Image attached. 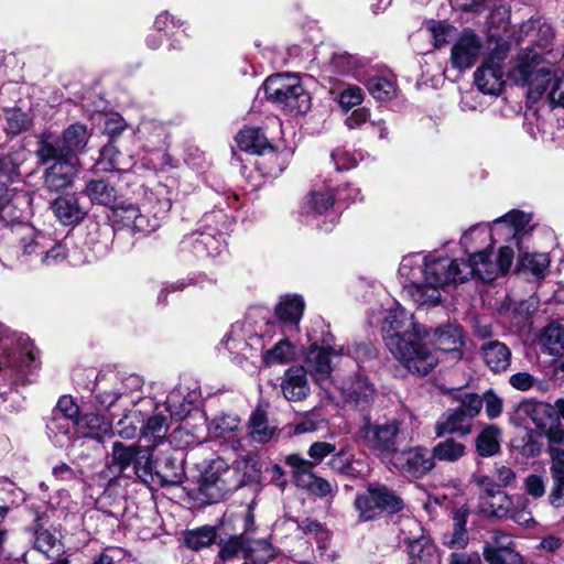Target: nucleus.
Segmentation results:
<instances>
[{
	"instance_id": "obj_1",
	"label": "nucleus",
	"mask_w": 564,
	"mask_h": 564,
	"mask_svg": "<svg viewBox=\"0 0 564 564\" xmlns=\"http://www.w3.org/2000/svg\"><path fill=\"white\" fill-rule=\"evenodd\" d=\"M388 350L410 372L425 376L437 365L435 350L426 346L429 328L417 323L414 315L401 305L390 308L381 326Z\"/></svg>"
},
{
	"instance_id": "obj_2",
	"label": "nucleus",
	"mask_w": 564,
	"mask_h": 564,
	"mask_svg": "<svg viewBox=\"0 0 564 564\" xmlns=\"http://www.w3.org/2000/svg\"><path fill=\"white\" fill-rule=\"evenodd\" d=\"M465 281L462 261L451 258H425L422 283L405 284L403 293L419 306L441 302V289Z\"/></svg>"
},
{
	"instance_id": "obj_3",
	"label": "nucleus",
	"mask_w": 564,
	"mask_h": 564,
	"mask_svg": "<svg viewBox=\"0 0 564 564\" xmlns=\"http://www.w3.org/2000/svg\"><path fill=\"white\" fill-rule=\"evenodd\" d=\"M20 254L22 264L32 268H51L62 263L67 258L66 246L53 239L29 224L18 228Z\"/></svg>"
},
{
	"instance_id": "obj_4",
	"label": "nucleus",
	"mask_w": 564,
	"mask_h": 564,
	"mask_svg": "<svg viewBox=\"0 0 564 564\" xmlns=\"http://www.w3.org/2000/svg\"><path fill=\"white\" fill-rule=\"evenodd\" d=\"M550 72L551 63L533 48L527 47L510 58L506 75L517 86L528 87V97L538 100L547 89L545 83L550 82Z\"/></svg>"
},
{
	"instance_id": "obj_5",
	"label": "nucleus",
	"mask_w": 564,
	"mask_h": 564,
	"mask_svg": "<svg viewBox=\"0 0 564 564\" xmlns=\"http://www.w3.org/2000/svg\"><path fill=\"white\" fill-rule=\"evenodd\" d=\"M37 367V351L29 337L0 324V371H8L12 381Z\"/></svg>"
},
{
	"instance_id": "obj_6",
	"label": "nucleus",
	"mask_w": 564,
	"mask_h": 564,
	"mask_svg": "<svg viewBox=\"0 0 564 564\" xmlns=\"http://www.w3.org/2000/svg\"><path fill=\"white\" fill-rule=\"evenodd\" d=\"M18 166L12 159H0V221L6 225L19 223L28 213L32 204L29 192L11 187L18 178Z\"/></svg>"
},
{
	"instance_id": "obj_7",
	"label": "nucleus",
	"mask_w": 564,
	"mask_h": 564,
	"mask_svg": "<svg viewBox=\"0 0 564 564\" xmlns=\"http://www.w3.org/2000/svg\"><path fill=\"white\" fill-rule=\"evenodd\" d=\"M530 221V216L523 212L511 210L508 214L497 218L492 227L477 225L464 232L460 243L466 252L478 251L495 236L505 235L512 237V242L519 248V239Z\"/></svg>"
},
{
	"instance_id": "obj_8",
	"label": "nucleus",
	"mask_w": 564,
	"mask_h": 564,
	"mask_svg": "<svg viewBox=\"0 0 564 564\" xmlns=\"http://www.w3.org/2000/svg\"><path fill=\"white\" fill-rule=\"evenodd\" d=\"M261 89L268 100L291 113H305L311 107V97L294 74L271 75Z\"/></svg>"
},
{
	"instance_id": "obj_9",
	"label": "nucleus",
	"mask_w": 564,
	"mask_h": 564,
	"mask_svg": "<svg viewBox=\"0 0 564 564\" xmlns=\"http://www.w3.org/2000/svg\"><path fill=\"white\" fill-rule=\"evenodd\" d=\"M143 379L135 373L107 380L105 376H98L95 387V401L100 410H108L121 399H128L131 405H135L143 399Z\"/></svg>"
},
{
	"instance_id": "obj_10",
	"label": "nucleus",
	"mask_w": 564,
	"mask_h": 564,
	"mask_svg": "<svg viewBox=\"0 0 564 564\" xmlns=\"http://www.w3.org/2000/svg\"><path fill=\"white\" fill-rule=\"evenodd\" d=\"M358 435L362 443L387 463L399 448L402 436L401 422L391 419L384 422H373L368 415L362 417Z\"/></svg>"
},
{
	"instance_id": "obj_11",
	"label": "nucleus",
	"mask_w": 564,
	"mask_h": 564,
	"mask_svg": "<svg viewBox=\"0 0 564 564\" xmlns=\"http://www.w3.org/2000/svg\"><path fill=\"white\" fill-rule=\"evenodd\" d=\"M354 507L358 512V520L366 522L380 518L383 512L398 513L404 503L388 486L371 482L365 492L356 496Z\"/></svg>"
},
{
	"instance_id": "obj_12",
	"label": "nucleus",
	"mask_w": 564,
	"mask_h": 564,
	"mask_svg": "<svg viewBox=\"0 0 564 564\" xmlns=\"http://www.w3.org/2000/svg\"><path fill=\"white\" fill-rule=\"evenodd\" d=\"M159 208L152 218L143 215L138 205L122 202L111 207L110 219L118 228H126L132 234L147 235L156 230L160 226L158 215H165L172 207L167 197L158 200Z\"/></svg>"
},
{
	"instance_id": "obj_13",
	"label": "nucleus",
	"mask_w": 564,
	"mask_h": 564,
	"mask_svg": "<svg viewBox=\"0 0 564 564\" xmlns=\"http://www.w3.org/2000/svg\"><path fill=\"white\" fill-rule=\"evenodd\" d=\"M517 247L510 239L509 245L499 249V253L494 261L487 250L473 251L468 261H462L465 280L469 275H477L484 282H491L497 276L506 274L512 264L514 250Z\"/></svg>"
},
{
	"instance_id": "obj_14",
	"label": "nucleus",
	"mask_w": 564,
	"mask_h": 564,
	"mask_svg": "<svg viewBox=\"0 0 564 564\" xmlns=\"http://www.w3.org/2000/svg\"><path fill=\"white\" fill-rule=\"evenodd\" d=\"M509 44L497 42L496 46L477 68L474 79L477 88L488 95H498L503 87V62L508 56Z\"/></svg>"
},
{
	"instance_id": "obj_15",
	"label": "nucleus",
	"mask_w": 564,
	"mask_h": 564,
	"mask_svg": "<svg viewBox=\"0 0 564 564\" xmlns=\"http://www.w3.org/2000/svg\"><path fill=\"white\" fill-rule=\"evenodd\" d=\"M481 511L498 519H510L519 525L532 527L535 522L529 510V500L523 496H510L506 491L496 499L484 502Z\"/></svg>"
},
{
	"instance_id": "obj_16",
	"label": "nucleus",
	"mask_w": 564,
	"mask_h": 564,
	"mask_svg": "<svg viewBox=\"0 0 564 564\" xmlns=\"http://www.w3.org/2000/svg\"><path fill=\"white\" fill-rule=\"evenodd\" d=\"M39 161L46 165L43 173L44 187L50 192H59L69 187L78 173L79 160L75 155L65 156L62 154L44 159L37 155Z\"/></svg>"
},
{
	"instance_id": "obj_17",
	"label": "nucleus",
	"mask_w": 564,
	"mask_h": 564,
	"mask_svg": "<svg viewBox=\"0 0 564 564\" xmlns=\"http://www.w3.org/2000/svg\"><path fill=\"white\" fill-rule=\"evenodd\" d=\"M88 131L86 126L75 123L69 126L56 140H42L36 150V155L44 159L53 158V155L62 154L65 156L75 155L84 151L88 142Z\"/></svg>"
},
{
	"instance_id": "obj_18",
	"label": "nucleus",
	"mask_w": 564,
	"mask_h": 564,
	"mask_svg": "<svg viewBox=\"0 0 564 564\" xmlns=\"http://www.w3.org/2000/svg\"><path fill=\"white\" fill-rule=\"evenodd\" d=\"M387 464L408 478H421L435 466L433 457L425 447L414 446L394 452Z\"/></svg>"
},
{
	"instance_id": "obj_19",
	"label": "nucleus",
	"mask_w": 564,
	"mask_h": 564,
	"mask_svg": "<svg viewBox=\"0 0 564 564\" xmlns=\"http://www.w3.org/2000/svg\"><path fill=\"white\" fill-rule=\"evenodd\" d=\"M335 387L343 402L356 410L368 409L376 395L373 384L366 377L357 373L337 378Z\"/></svg>"
},
{
	"instance_id": "obj_20",
	"label": "nucleus",
	"mask_w": 564,
	"mask_h": 564,
	"mask_svg": "<svg viewBox=\"0 0 564 564\" xmlns=\"http://www.w3.org/2000/svg\"><path fill=\"white\" fill-rule=\"evenodd\" d=\"M285 463L292 468V477L297 487L318 497H326L335 491L336 484L313 473L314 465L311 460L297 454H291L285 458Z\"/></svg>"
},
{
	"instance_id": "obj_21",
	"label": "nucleus",
	"mask_w": 564,
	"mask_h": 564,
	"mask_svg": "<svg viewBox=\"0 0 564 564\" xmlns=\"http://www.w3.org/2000/svg\"><path fill=\"white\" fill-rule=\"evenodd\" d=\"M525 412L540 430V435L546 437L547 443H564V427L554 413L551 404L535 402L525 405Z\"/></svg>"
},
{
	"instance_id": "obj_22",
	"label": "nucleus",
	"mask_w": 564,
	"mask_h": 564,
	"mask_svg": "<svg viewBox=\"0 0 564 564\" xmlns=\"http://www.w3.org/2000/svg\"><path fill=\"white\" fill-rule=\"evenodd\" d=\"M481 51V39L473 30L466 29L452 46L451 64L458 70L468 69L478 61Z\"/></svg>"
},
{
	"instance_id": "obj_23",
	"label": "nucleus",
	"mask_w": 564,
	"mask_h": 564,
	"mask_svg": "<svg viewBox=\"0 0 564 564\" xmlns=\"http://www.w3.org/2000/svg\"><path fill=\"white\" fill-rule=\"evenodd\" d=\"M181 249L192 252L197 258H215L225 251L226 243L220 232L195 231L182 239Z\"/></svg>"
},
{
	"instance_id": "obj_24",
	"label": "nucleus",
	"mask_w": 564,
	"mask_h": 564,
	"mask_svg": "<svg viewBox=\"0 0 564 564\" xmlns=\"http://www.w3.org/2000/svg\"><path fill=\"white\" fill-rule=\"evenodd\" d=\"M343 354V349H335L333 347H319L312 345L305 354V366L306 373H310L314 381L324 386L330 377L333 371V357Z\"/></svg>"
},
{
	"instance_id": "obj_25",
	"label": "nucleus",
	"mask_w": 564,
	"mask_h": 564,
	"mask_svg": "<svg viewBox=\"0 0 564 564\" xmlns=\"http://www.w3.org/2000/svg\"><path fill=\"white\" fill-rule=\"evenodd\" d=\"M51 209L57 221L65 227H76L87 216L88 209L80 203L77 194L68 193L56 197Z\"/></svg>"
},
{
	"instance_id": "obj_26",
	"label": "nucleus",
	"mask_w": 564,
	"mask_h": 564,
	"mask_svg": "<svg viewBox=\"0 0 564 564\" xmlns=\"http://www.w3.org/2000/svg\"><path fill=\"white\" fill-rule=\"evenodd\" d=\"M430 338L426 339V346L433 344L435 349L444 352H457L464 344L463 329L456 324H446L444 326L436 327L435 329H429Z\"/></svg>"
},
{
	"instance_id": "obj_27",
	"label": "nucleus",
	"mask_w": 564,
	"mask_h": 564,
	"mask_svg": "<svg viewBox=\"0 0 564 564\" xmlns=\"http://www.w3.org/2000/svg\"><path fill=\"white\" fill-rule=\"evenodd\" d=\"M306 370L302 366L290 367L283 376L281 390L289 401H301L310 394Z\"/></svg>"
},
{
	"instance_id": "obj_28",
	"label": "nucleus",
	"mask_w": 564,
	"mask_h": 564,
	"mask_svg": "<svg viewBox=\"0 0 564 564\" xmlns=\"http://www.w3.org/2000/svg\"><path fill=\"white\" fill-rule=\"evenodd\" d=\"M268 402H260L249 420V442L265 444L271 441L276 426L268 419Z\"/></svg>"
},
{
	"instance_id": "obj_29",
	"label": "nucleus",
	"mask_w": 564,
	"mask_h": 564,
	"mask_svg": "<svg viewBox=\"0 0 564 564\" xmlns=\"http://www.w3.org/2000/svg\"><path fill=\"white\" fill-rule=\"evenodd\" d=\"M328 466L336 473L351 478L365 477L368 473L367 465L362 460L356 459L346 446L333 453Z\"/></svg>"
},
{
	"instance_id": "obj_30",
	"label": "nucleus",
	"mask_w": 564,
	"mask_h": 564,
	"mask_svg": "<svg viewBox=\"0 0 564 564\" xmlns=\"http://www.w3.org/2000/svg\"><path fill=\"white\" fill-rule=\"evenodd\" d=\"M473 430V420H470L458 408L445 413L435 425L437 436L445 434L468 435Z\"/></svg>"
},
{
	"instance_id": "obj_31",
	"label": "nucleus",
	"mask_w": 564,
	"mask_h": 564,
	"mask_svg": "<svg viewBox=\"0 0 564 564\" xmlns=\"http://www.w3.org/2000/svg\"><path fill=\"white\" fill-rule=\"evenodd\" d=\"M221 347L232 361L242 365L243 352L247 348V329L243 321L231 325L229 333L221 341Z\"/></svg>"
},
{
	"instance_id": "obj_32",
	"label": "nucleus",
	"mask_w": 564,
	"mask_h": 564,
	"mask_svg": "<svg viewBox=\"0 0 564 564\" xmlns=\"http://www.w3.org/2000/svg\"><path fill=\"white\" fill-rule=\"evenodd\" d=\"M184 477V468L176 458L166 455L155 462V479L162 486L180 485Z\"/></svg>"
},
{
	"instance_id": "obj_33",
	"label": "nucleus",
	"mask_w": 564,
	"mask_h": 564,
	"mask_svg": "<svg viewBox=\"0 0 564 564\" xmlns=\"http://www.w3.org/2000/svg\"><path fill=\"white\" fill-rule=\"evenodd\" d=\"M227 491L225 481L214 471H206L199 481L197 498L203 503H216Z\"/></svg>"
},
{
	"instance_id": "obj_34",
	"label": "nucleus",
	"mask_w": 564,
	"mask_h": 564,
	"mask_svg": "<svg viewBox=\"0 0 564 564\" xmlns=\"http://www.w3.org/2000/svg\"><path fill=\"white\" fill-rule=\"evenodd\" d=\"M84 193L93 204L104 205L110 208L115 206L118 195L116 187L104 178L89 181L85 186Z\"/></svg>"
},
{
	"instance_id": "obj_35",
	"label": "nucleus",
	"mask_w": 564,
	"mask_h": 564,
	"mask_svg": "<svg viewBox=\"0 0 564 564\" xmlns=\"http://www.w3.org/2000/svg\"><path fill=\"white\" fill-rule=\"evenodd\" d=\"M482 357L492 371L501 372L510 366L511 351L505 344L495 340L482 346Z\"/></svg>"
},
{
	"instance_id": "obj_36",
	"label": "nucleus",
	"mask_w": 564,
	"mask_h": 564,
	"mask_svg": "<svg viewBox=\"0 0 564 564\" xmlns=\"http://www.w3.org/2000/svg\"><path fill=\"white\" fill-rule=\"evenodd\" d=\"M410 564H440L436 546L425 536L412 540L408 545Z\"/></svg>"
},
{
	"instance_id": "obj_37",
	"label": "nucleus",
	"mask_w": 564,
	"mask_h": 564,
	"mask_svg": "<svg viewBox=\"0 0 564 564\" xmlns=\"http://www.w3.org/2000/svg\"><path fill=\"white\" fill-rule=\"evenodd\" d=\"M305 303L299 295H285L281 297L275 307L279 319L285 324L297 326L303 315Z\"/></svg>"
},
{
	"instance_id": "obj_38",
	"label": "nucleus",
	"mask_w": 564,
	"mask_h": 564,
	"mask_svg": "<svg viewBox=\"0 0 564 564\" xmlns=\"http://www.w3.org/2000/svg\"><path fill=\"white\" fill-rule=\"evenodd\" d=\"M501 430L494 424L486 425L476 437V451L481 457H491L500 452Z\"/></svg>"
},
{
	"instance_id": "obj_39",
	"label": "nucleus",
	"mask_w": 564,
	"mask_h": 564,
	"mask_svg": "<svg viewBox=\"0 0 564 564\" xmlns=\"http://www.w3.org/2000/svg\"><path fill=\"white\" fill-rule=\"evenodd\" d=\"M550 82L546 80V99L552 107H564V65L562 59L557 65L551 64Z\"/></svg>"
},
{
	"instance_id": "obj_40",
	"label": "nucleus",
	"mask_w": 564,
	"mask_h": 564,
	"mask_svg": "<svg viewBox=\"0 0 564 564\" xmlns=\"http://www.w3.org/2000/svg\"><path fill=\"white\" fill-rule=\"evenodd\" d=\"M76 423L77 421L65 419V416H52L47 423V431L57 447H65L70 443Z\"/></svg>"
},
{
	"instance_id": "obj_41",
	"label": "nucleus",
	"mask_w": 564,
	"mask_h": 564,
	"mask_svg": "<svg viewBox=\"0 0 564 564\" xmlns=\"http://www.w3.org/2000/svg\"><path fill=\"white\" fill-rule=\"evenodd\" d=\"M466 455V445L454 438H446L438 442L431 452L433 463L435 460L444 463H455Z\"/></svg>"
},
{
	"instance_id": "obj_42",
	"label": "nucleus",
	"mask_w": 564,
	"mask_h": 564,
	"mask_svg": "<svg viewBox=\"0 0 564 564\" xmlns=\"http://www.w3.org/2000/svg\"><path fill=\"white\" fill-rule=\"evenodd\" d=\"M140 431L143 438L154 446L162 443L169 432L167 416L162 413L153 414L140 426Z\"/></svg>"
},
{
	"instance_id": "obj_43",
	"label": "nucleus",
	"mask_w": 564,
	"mask_h": 564,
	"mask_svg": "<svg viewBox=\"0 0 564 564\" xmlns=\"http://www.w3.org/2000/svg\"><path fill=\"white\" fill-rule=\"evenodd\" d=\"M542 349L552 356L564 354V327L560 324H550L540 337Z\"/></svg>"
},
{
	"instance_id": "obj_44",
	"label": "nucleus",
	"mask_w": 564,
	"mask_h": 564,
	"mask_svg": "<svg viewBox=\"0 0 564 564\" xmlns=\"http://www.w3.org/2000/svg\"><path fill=\"white\" fill-rule=\"evenodd\" d=\"M98 163L102 165L105 171L113 170L118 172H127L134 164L132 156L128 159V162H124L121 153L112 142H109L100 150Z\"/></svg>"
},
{
	"instance_id": "obj_45",
	"label": "nucleus",
	"mask_w": 564,
	"mask_h": 564,
	"mask_svg": "<svg viewBox=\"0 0 564 564\" xmlns=\"http://www.w3.org/2000/svg\"><path fill=\"white\" fill-rule=\"evenodd\" d=\"M139 451L140 446L138 445H124L121 442H115L111 452V466L118 474L124 473L128 467L133 465Z\"/></svg>"
},
{
	"instance_id": "obj_46",
	"label": "nucleus",
	"mask_w": 564,
	"mask_h": 564,
	"mask_svg": "<svg viewBox=\"0 0 564 564\" xmlns=\"http://www.w3.org/2000/svg\"><path fill=\"white\" fill-rule=\"evenodd\" d=\"M295 357L294 346L286 339L279 340L272 348L263 355V365L272 367L276 365H285Z\"/></svg>"
},
{
	"instance_id": "obj_47",
	"label": "nucleus",
	"mask_w": 564,
	"mask_h": 564,
	"mask_svg": "<svg viewBox=\"0 0 564 564\" xmlns=\"http://www.w3.org/2000/svg\"><path fill=\"white\" fill-rule=\"evenodd\" d=\"M82 423L86 427L85 436L98 442H104L112 435L111 424L98 414H86Z\"/></svg>"
},
{
	"instance_id": "obj_48",
	"label": "nucleus",
	"mask_w": 564,
	"mask_h": 564,
	"mask_svg": "<svg viewBox=\"0 0 564 564\" xmlns=\"http://www.w3.org/2000/svg\"><path fill=\"white\" fill-rule=\"evenodd\" d=\"M216 539V528L210 525H204L195 530H189L185 533L186 545L195 551L212 545Z\"/></svg>"
},
{
	"instance_id": "obj_49",
	"label": "nucleus",
	"mask_w": 564,
	"mask_h": 564,
	"mask_svg": "<svg viewBox=\"0 0 564 564\" xmlns=\"http://www.w3.org/2000/svg\"><path fill=\"white\" fill-rule=\"evenodd\" d=\"M150 451H139L133 463V474L144 484L155 481V463L152 462Z\"/></svg>"
},
{
	"instance_id": "obj_50",
	"label": "nucleus",
	"mask_w": 564,
	"mask_h": 564,
	"mask_svg": "<svg viewBox=\"0 0 564 564\" xmlns=\"http://www.w3.org/2000/svg\"><path fill=\"white\" fill-rule=\"evenodd\" d=\"M334 204V195L329 189L312 191L305 206L307 213L322 215Z\"/></svg>"
},
{
	"instance_id": "obj_51",
	"label": "nucleus",
	"mask_w": 564,
	"mask_h": 564,
	"mask_svg": "<svg viewBox=\"0 0 564 564\" xmlns=\"http://www.w3.org/2000/svg\"><path fill=\"white\" fill-rule=\"evenodd\" d=\"M142 422V413L140 411H131L117 422V434L124 440H131L135 437L138 431L140 430L139 424Z\"/></svg>"
},
{
	"instance_id": "obj_52",
	"label": "nucleus",
	"mask_w": 564,
	"mask_h": 564,
	"mask_svg": "<svg viewBox=\"0 0 564 564\" xmlns=\"http://www.w3.org/2000/svg\"><path fill=\"white\" fill-rule=\"evenodd\" d=\"M165 403V411L175 421L183 420L191 411V404L183 399L182 393L177 389L170 392Z\"/></svg>"
},
{
	"instance_id": "obj_53",
	"label": "nucleus",
	"mask_w": 564,
	"mask_h": 564,
	"mask_svg": "<svg viewBox=\"0 0 564 564\" xmlns=\"http://www.w3.org/2000/svg\"><path fill=\"white\" fill-rule=\"evenodd\" d=\"M550 264V259L545 253H525L520 265L523 270L530 271L536 278H543Z\"/></svg>"
},
{
	"instance_id": "obj_54",
	"label": "nucleus",
	"mask_w": 564,
	"mask_h": 564,
	"mask_svg": "<svg viewBox=\"0 0 564 564\" xmlns=\"http://www.w3.org/2000/svg\"><path fill=\"white\" fill-rule=\"evenodd\" d=\"M424 263L420 262V258L417 256H406L403 257L400 265H399V275L404 278L409 284L413 283H422V281H417V274L423 275Z\"/></svg>"
},
{
	"instance_id": "obj_55",
	"label": "nucleus",
	"mask_w": 564,
	"mask_h": 564,
	"mask_svg": "<svg viewBox=\"0 0 564 564\" xmlns=\"http://www.w3.org/2000/svg\"><path fill=\"white\" fill-rule=\"evenodd\" d=\"M239 554L247 558V547L243 540V534L230 536L221 544L219 556L223 561H230Z\"/></svg>"
},
{
	"instance_id": "obj_56",
	"label": "nucleus",
	"mask_w": 564,
	"mask_h": 564,
	"mask_svg": "<svg viewBox=\"0 0 564 564\" xmlns=\"http://www.w3.org/2000/svg\"><path fill=\"white\" fill-rule=\"evenodd\" d=\"M274 556L271 544L264 540L249 539V560L252 558L253 564H264Z\"/></svg>"
},
{
	"instance_id": "obj_57",
	"label": "nucleus",
	"mask_w": 564,
	"mask_h": 564,
	"mask_svg": "<svg viewBox=\"0 0 564 564\" xmlns=\"http://www.w3.org/2000/svg\"><path fill=\"white\" fill-rule=\"evenodd\" d=\"M367 87L370 95L380 101L391 99L395 93L393 83L382 77L369 79Z\"/></svg>"
},
{
	"instance_id": "obj_58",
	"label": "nucleus",
	"mask_w": 564,
	"mask_h": 564,
	"mask_svg": "<svg viewBox=\"0 0 564 564\" xmlns=\"http://www.w3.org/2000/svg\"><path fill=\"white\" fill-rule=\"evenodd\" d=\"M466 520L460 519L454 525L451 533L444 534L443 544L449 549H464L468 543V535L465 528Z\"/></svg>"
},
{
	"instance_id": "obj_59",
	"label": "nucleus",
	"mask_w": 564,
	"mask_h": 564,
	"mask_svg": "<svg viewBox=\"0 0 564 564\" xmlns=\"http://www.w3.org/2000/svg\"><path fill=\"white\" fill-rule=\"evenodd\" d=\"M457 401L459 402L457 408L470 420H474L480 413L484 405V400L477 393H460Z\"/></svg>"
},
{
	"instance_id": "obj_60",
	"label": "nucleus",
	"mask_w": 564,
	"mask_h": 564,
	"mask_svg": "<svg viewBox=\"0 0 564 564\" xmlns=\"http://www.w3.org/2000/svg\"><path fill=\"white\" fill-rule=\"evenodd\" d=\"M329 65L338 74H349L359 66V62L346 52H335L330 57Z\"/></svg>"
},
{
	"instance_id": "obj_61",
	"label": "nucleus",
	"mask_w": 564,
	"mask_h": 564,
	"mask_svg": "<svg viewBox=\"0 0 564 564\" xmlns=\"http://www.w3.org/2000/svg\"><path fill=\"white\" fill-rule=\"evenodd\" d=\"M275 148L259 129H249V152L264 155L274 153Z\"/></svg>"
},
{
	"instance_id": "obj_62",
	"label": "nucleus",
	"mask_w": 564,
	"mask_h": 564,
	"mask_svg": "<svg viewBox=\"0 0 564 564\" xmlns=\"http://www.w3.org/2000/svg\"><path fill=\"white\" fill-rule=\"evenodd\" d=\"M475 484L481 489L480 500L481 503L496 499V496L500 495L503 490H500V486L492 477L487 475H475Z\"/></svg>"
},
{
	"instance_id": "obj_63",
	"label": "nucleus",
	"mask_w": 564,
	"mask_h": 564,
	"mask_svg": "<svg viewBox=\"0 0 564 564\" xmlns=\"http://www.w3.org/2000/svg\"><path fill=\"white\" fill-rule=\"evenodd\" d=\"M562 443H546V452L550 457V474L551 476L564 477V448L561 447Z\"/></svg>"
},
{
	"instance_id": "obj_64",
	"label": "nucleus",
	"mask_w": 564,
	"mask_h": 564,
	"mask_svg": "<svg viewBox=\"0 0 564 564\" xmlns=\"http://www.w3.org/2000/svg\"><path fill=\"white\" fill-rule=\"evenodd\" d=\"M364 100L362 89L358 86H348L339 95L338 102L345 110L359 106Z\"/></svg>"
}]
</instances>
